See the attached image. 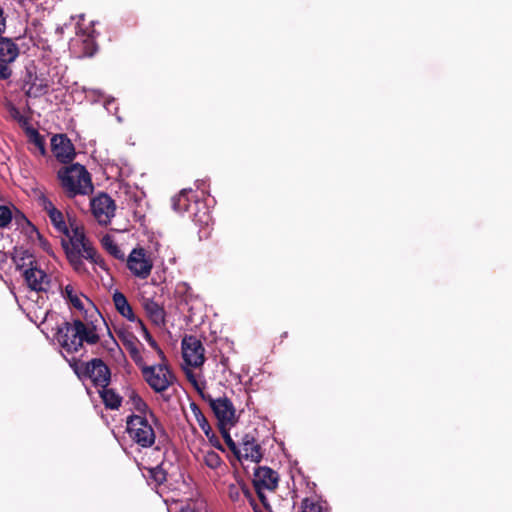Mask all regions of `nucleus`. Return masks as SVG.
<instances>
[{"mask_svg":"<svg viewBox=\"0 0 512 512\" xmlns=\"http://www.w3.org/2000/svg\"><path fill=\"white\" fill-rule=\"evenodd\" d=\"M113 102H114V99H113V98L108 99V100H106V101H105L104 107H105V109H106L108 112H111V108H110V106L113 104Z\"/></svg>","mask_w":512,"mask_h":512,"instance_id":"46","label":"nucleus"},{"mask_svg":"<svg viewBox=\"0 0 512 512\" xmlns=\"http://www.w3.org/2000/svg\"><path fill=\"white\" fill-rule=\"evenodd\" d=\"M235 454L238 458L249 459L253 462H259L262 458L259 445L253 438L248 439V437L243 440L241 447L236 449Z\"/></svg>","mask_w":512,"mask_h":512,"instance_id":"21","label":"nucleus"},{"mask_svg":"<svg viewBox=\"0 0 512 512\" xmlns=\"http://www.w3.org/2000/svg\"><path fill=\"white\" fill-rule=\"evenodd\" d=\"M52 152L62 163L71 161L75 156V149L70 139L64 135H54L51 139Z\"/></svg>","mask_w":512,"mask_h":512,"instance_id":"15","label":"nucleus"},{"mask_svg":"<svg viewBox=\"0 0 512 512\" xmlns=\"http://www.w3.org/2000/svg\"><path fill=\"white\" fill-rule=\"evenodd\" d=\"M49 219L53 225V227L59 232V233H68V229L70 228V225L68 226L65 222L64 215L60 210L52 211L51 214L48 215Z\"/></svg>","mask_w":512,"mask_h":512,"instance_id":"27","label":"nucleus"},{"mask_svg":"<svg viewBox=\"0 0 512 512\" xmlns=\"http://www.w3.org/2000/svg\"><path fill=\"white\" fill-rule=\"evenodd\" d=\"M58 178L69 197L88 195L93 191L91 176L81 164H72L60 169Z\"/></svg>","mask_w":512,"mask_h":512,"instance_id":"3","label":"nucleus"},{"mask_svg":"<svg viewBox=\"0 0 512 512\" xmlns=\"http://www.w3.org/2000/svg\"><path fill=\"white\" fill-rule=\"evenodd\" d=\"M181 347L185 366L199 368L204 364L205 348L196 336H185L182 339Z\"/></svg>","mask_w":512,"mask_h":512,"instance_id":"8","label":"nucleus"},{"mask_svg":"<svg viewBox=\"0 0 512 512\" xmlns=\"http://www.w3.org/2000/svg\"><path fill=\"white\" fill-rule=\"evenodd\" d=\"M320 501L313 498H305L301 503V512H322Z\"/></svg>","mask_w":512,"mask_h":512,"instance_id":"32","label":"nucleus"},{"mask_svg":"<svg viewBox=\"0 0 512 512\" xmlns=\"http://www.w3.org/2000/svg\"><path fill=\"white\" fill-rule=\"evenodd\" d=\"M91 211L100 225H107L115 216V201L106 193H101L91 200Z\"/></svg>","mask_w":512,"mask_h":512,"instance_id":"12","label":"nucleus"},{"mask_svg":"<svg viewBox=\"0 0 512 512\" xmlns=\"http://www.w3.org/2000/svg\"><path fill=\"white\" fill-rule=\"evenodd\" d=\"M149 472L150 478L153 479L156 484H162L166 481V472L160 465L149 469Z\"/></svg>","mask_w":512,"mask_h":512,"instance_id":"35","label":"nucleus"},{"mask_svg":"<svg viewBox=\"0 0 512 512\" xmlns=\"http://www.w3.org/2000/svg\"><path fill=\"white\" fill-rule=\"evenodd\" d=\"M141 373L148 386L159 394L167 391L176 380L173 372L165 363L143 366Z\"/></svg>","mask_w":512,"mask_h":512,"instance_id":"7","label":"nucleus"},{"mask_svg":"<svg viewBox=\"0 0 512 512\" xmlns=\"http://www.w3.org/2000/svg\"><path fill=\"white\" fill-rule=\"evenodd\" d=\"M27 287L35 292H47L51 288V277L40 263L26 269L22 275Z\"/></svg>","mask_w":512,"mask_h":512,"instance_id":"13","label":"nucleus"},{"mask_svg":"<svg viewBox=\"0 0 512 512\" xmlns=\"http://www.w3.org/2000/svg\"><path fill=\"white\" fill-rule=\"evenodd\" d=\"M43 208L47 212V214H51L52 211H56L57 208L54 206V204L47 198H43Z\"/></svg>","mask_w":512,"mask_h":512,"instance_id":"41","label":"nucleus"},{"mask_svg":"<svg viewBox=\"0 0 512 512\" xmlns=\"http://www.w3.org/2000/svg\"><path fill=\"white\" fill-rule=\"evenodd\" d=\"M7 110H8V113H9L10 117L13 120H15V121L20 119L22 117V115H23L20 112V110L15 105H13L12 103L7 104Z\"/></svg>","mask_w":512,"mask_h":512,"instance_id":"39","label":"nucleus"},{"mask_svg":"<svg viewBox=\"0 0 512 512\" xmlns=\"http://www.w3.org/2000/svg\"><path fill=\"white\" fill-rule=\"evenodd\" d=\"M69 49L77 58L91 57L97 51V44L92 32L79 29L70 40Z\"/></svg>","mask_w":512,"mask_h":512,"instance_id":"11","label":"nucleus"},{"mask_svg":"<svg viewBox=\"0 0 512 512\" xmlns=\"http://www.w3.org/2000/svg\"><path fill=\"white\" fill-rule=\"evenodd\" d=\"M126 398V403L130 406L131 410L130 415H140L142 417H146L151 416V414H155L147 402L134 389L127 390Z\"/></svg>","mask_w":512,"mask_h":512,"instance_id":"17","label":"nucleus"},{"mask_svg":"<svg viewBox=\"0 0 512 512\" xmlns=\"http://www.w3.org/2000/svg\"><path fill=\"white\" fill-rule=\"evenodd\" d=\"M84 253H74V252H66L67 259L73 269L78 273H84L86 272V267L83 262V259H85Z\"/></svg>","mask_w":512,"mask_h":512,"instance_id":"29","label":"nucleus"},{"mask_svg":"<svg viewBox=\"0 0 512 512\" xmlns=\"http://www.w3.org/2000/svg\"><path fill=\"white\" fill-rule=\"evenodd\" d=\"M87 92H90L93 95H98V96H102L103 95V93L100 90H97V89H89V90H87Z\"/></svg>","mask_w":512,"mask_h":512,"instance_id":"47","label":"nucleus"},{"mask_svg":"<svg viewBox=\"0 0 512 512\" xmlns=\"http://www.w3.org/2000/svg\"><path fill=\"white\" fill-rule=\"evenodd\" d=\"M159 432H164V429L156 414L146 417L128 415L126 418L128 438L139 450L153 448Z\"/></svg>","mask_w":512,"mask_h":512,"instance_id":"2","label":"nucleus"},{"mask_svg":"<svg viewBox=\"0 0 512 512\" xmlns=\"http://www.w3.org/2000/svg\"><path fill=\"white\" fill-rule=\"evenodd\" d=\"M172 208L179 214L190 212L192 220L200 226H208L212 221L209 208L196 199L192 189H182L178 195L174 196Z\"/></svg>","mask_w":512,"mask_h":512,"instance_id":"5","label":"nucleus"},{"mask_svg":"<svg viewBox=\"0 0 512 512\" xmlns=\"http://www.w3.org/2000/svg\"><path fill=\"white\" fill-rule=\"evenodd\" d=\"M12 74L11 69L4 62H0V80L8 79Z\"/></svg>","mask_w":512,"mask_h":512,"instance_id":"40","label":"nucleus"},{"mask_svg":"<svg viewBox=\"0 0 512 512\" xmlns=\"http://www.w3.org/2000/svg\"><path fill=\"white\" fill-rule=\"evenodd\" d=\"M36 234L42 249L46 252H50V244L48 243V241L45 240L38 231H36Z\"/></svg>","mask_w":512,"mask_h":512,"instance_id":"42","label":"nucleus"},{"mask_svg":"<svg viewBox=\"0 0 512 512\" xmlns=\"http://www.w3.org/2000/svg\"><path fill=\"white\" fill-rule=\"evenodd\" d=\"M98 392L107 409H119L122 403V397L118 393L107 387L98 389Z\"/></svg>","mask_w":512,"mask_h":512,"instance_id":"23","label":"nucleus"},{"mask_svg":"<svg viewBox=\"0 0 512 512\" xmlns=\"http://www.w3.org/2000/svg\"><path fill=\"white\" fill-rule=\"evenodd\" d=\"M190 410H191L197 424L199 425L201 430L204 432L205 436H209L210 434L212 435V428H211L208 420L202 413L201 409L199 408V406L196 403L192 402V403H190Z\"/></svg>","mask_w":512,"mask_h":512,"instance_id":"25","label":"nucleus"},{"mask_svg":"<svg viewBox=\"0 0 512 512\" xmlns=\"http://www.w3.org/2000/svg\"><path fill=\"white\" fill-rule=\"evenodd\" d=\"M138 326L143 333L144 339L148 342V344L157 352L162 360H165V356L161 348L158 346L157 342L153 339V337L148 332L146 326L142 321H138Z\"/></svg>","mask_w":512,"mask_h":512,"instance_id":"31","label":"nucleus"},{"mask_svg":"<svg viewBox=\"0 0 512 512\" xmlns=\"http://www.w3.org/2000/svg\"><path fill=\"white\" fill-rule=\"evenodd\" d=\"M127 267L133 276L144 280L150 276L153 263L145 249L134 248L127 257Z\"/></svg>","mask_w":512,"mask_h":512,"instance_id":"10","label":"nucleus"},{"mask_svg":"<svg viewBox=\"0 0 512 512\" xmlns=\"http://www.w3.org/2000/svg\"><path fill=\"white\" fill-rule=\"evenodd\" d=\"M113 302L116 310L121 314L124 318H126L130 322H134L138 325V321H141L133 312L131 305L129 304L126 296L120 291L116 290L113 293Z\"/></svg>","mask_w":512,"mask_h":512,"instance_id":"20","label":"nucleus"},{"mask_svg":"<svg viewBox=\"0 0 512 512\" xmlns=\"http://www.w3.org/2000/svg\"><path fill=\"white\" fill-rule=\"evenodd\" d=\"M209 440V442L215 447V448H218V449H222V446H221V443L218 439V437L214 434V432L212 431V437H211V434L209 436H206Z\"/></svg>","mask_w":512,"mask_h":512,"instance_id":"43","label":"nucleus"},{"mask_svg":"<svg viewBox=\"0 0 512 512\" xmlns=\"http://www.w3.org/2000/svg\"><path fill=\"white\" fill-rule=\"evenodd\" d=\"M242 494H244L249 499L250 504L253 506L254 510L257 512L255 501L252 499L251 493L247 488H245L244 486L237 485V484L229 485L228 495L232 501H234V502L239 501Z\"/></svg>","mask_w":512,"mask_h":512,"instance_id":"26","label":"nucleus"},{"mask_svg":"<svg viewBox=\"0 0 512 512\" xmlns=\"http://www.w3.org/2000/svg\"><path fill=\"white\" fill-rule=\"evenodd\" d=\"M188 367L189 366H184L183 367V369L185 371V375H186L188 381L196 389V391L199 392L202 395V397H203L204 395L202 394V392H203V390L206 387L205 380L203 379V377L201 375L195 374Z\"/></svg>","mask_w":512,"mask_h":512,"instance_id":"28","label":"nucleus"},{"mask_svg":"<svg viewBox=\"0 0 512 512\" xmlns=\"http://www.w3.org/2000/svg\"><path fill=\"white\" fill-rule=\"evenodd\" d=\"M231 426H219V429L221 431V434L226 442V444L228 445V447L235 453L236 452V449H237V445L236 443L233 441L230 433H229V429H230Z\"/></svg>","mask_w":512,"mask_h":512,"instance_id":"37","label":"nucleus"},{"mask_svg":"<svg viewBox=\"0 0 512 512\" xmlns=\"http://www.w3.org/2000/svg\"><path fill=\"white\" fill-rule=\"evenodd\" d=\"M265 490L266 489H259V490H256V492H257V495H258L261 503L263 504V506L267 508L269 506V504H268V499L264 493Z\"/></svg>","mask_w":512,"mask_h":512,"instance_id":"44","label":"nucleus"},{"mask_svg":"<svg viewBox=\"0 0 512 512\" xmlns=\"http://www.w3.org/2000/svg\"><path fill=\"white\" fill-rule=\"evenodd\" d=\"M16 122L25 131V134L29 133L30 129H34V127L30 123V119L25 115H22V117L18 119Z\"/></svg>","mask_w":512,"mask_h":512,"instance_id":"38","label":"nucleus"},{"mask_svg":"<svg viewBox=\"0 0 512 512\" xmlns=\"http://www.w3.org/2000/svg\"><path fill=\"white\" fill-rule=\"evenodd\" d=\"M12 220V212L9 207L0 206V228L7 227Z\"/></svg>","mask_w":512,"mask_h":512,"instance_id":"36","label":"nucleus"},{"mask_svg":"<svg viewBox=\"0 0 512 512\" xmlns=\"http://www.w3.org/2000/svg\"><path fill=\"white\" fill-rule=\"evenodd\" d=\"M142 306L146 315L154 325L158 327L165 325L166 313L159 303L151 298H146L143 300Z\"/></svg>","mask_w":512,"mask_h":512,"instance_id":"18","label":"nucleus"},{"mask_svg":"<svg viewBox=\"0 0 512 512\" xmlns=\"http://www.w3.org/2000/svg\"><path fill=\"white\" fill-rule=\"evenodd\" d=\"M197 183V188L200 189V183L199 181L196 182Z\"/></svg>","mask_w":512,"mask_h":512,"instance_id":"49","label":"nucleus"},{"mask_svg":"<svg viewBox=\"0 0 512 512\" xmlns=\"http://www.w3.org/2000/svg\"><path fill=\"white\" fill-rule=\"evenodd\" d=\"M12 260L16 266V269L23 275L26 269L36 265L39 261L36 259L34 254L25 248H15L12 256Z\"/></svg>","mask_w":512,"mask_h":512,"instance_id":"19","label":"nucleus"},{"mask_svg":"<svg viewBox=\"0 0 512 512\" xmlns=\"http://www.w3.org/2000/svg\"><path fill=\"white\" fill-rule=\"evenodd\" d=\"M17 45L8 38H0V62H13L18 56Z\"/></svg>","mask_w":512,"mask_h":512,"instance_id":"22","label":"nucleus"},{"mask_svg":"<svg viewBox=\"0 0 512 512\" xmlns=\"http://www.w3.org/2000/svg\"><path fill=\"white\" fill-rule=\"evenodd\" d=\"M63 296L74 308L84 311L83 319L64 321L57 328L55 339L61 347V353L65 356V354L79 352L84 344H97L106 323L92 302L76 291L72 285L65 286Z\"/></svg>","mask_w":512,"mask_h":512,"instance_id":"1","label":"nucleus"},{"mask_svg":"<svg viewBox=\"0 0 512 512\" xmlns=\"http://www.w3.org/2000/svg\"><path fill=\"white\" fill-rule=\"evenodd\" d=\"M127 350L130 354V357L132 360L136 363V365L139 367L140 370H142L143 366H147V364L144 362L140 350L136 346V344L130 342L127 344Z\"/></svg>","mask_w":512,"mask_h":512,"instance_id":"33","label":"nucleus"},{"mask_svg":"<svg viewBox=\"0 0 512 512\" xmlns=\"http://www.w3.org/2000/svg\"><path fill=\"white\" fill-rule=\"evenodd\" d=\"M69 240L68 243L63 242L65 252L84 253L86 260L106 269L104 259L97 253L91 243L87 240L84 229L75 222H70L68 233H63Z\"/></svg>","mask_w":512,"mask_h":512,"instance_id":"6","label":"nucleus"},{"mask_svg":"<svg viewBox=\"0 0 512 512\" xmlns=\"http://www.w3.org/2000/svg\"><path fill=\"white\" fill-rule=\"evenodd\" d=\"M118 122H122V118L120 116H117Z\"/></svg>","mask_w":512,"mask_h":512,"instance_id":"48","label":"nucleus"},{"mask_svg":"<svg viewBox=\"0 0 512 512\" xmlns=\"http://www.w3.org/2000/svg\"><path fill=\"white\" fill-rule=\"evenodd\" d=\"M278 474L269 467H258L254 472L253 485L255 490L267 489L273 491L278 485Z\"/></svg>","mask_w":512,"mask_h":512,"instance_id":"16","label":"nucleus"},{"mask_svg":"<svg viewBox=\"0 0 512 512\" xmlns=\"http://www.w3.org/2000/svg\"><path fill=\"white\" fill-rule=\"evenodd\" d=\"M101 244H102L103 248L115 259H118V260L125 259L124 252L121 250V248L118 246V244L116 243V241L114 240V238L112 236H110V235L103 236V238L101 240Z\"/></svg>","mask_w":512,"mask_h":512,"instance_id":"24","label":"nucleus"},{"mask_svg":"<svg viewBox=\"0 0 512 512\" xmlns=\"http://www.w3.org/2000/svg\"><path fill=\"white\" fill-rule=\"evenodd\" d=\"M203 398L209 403L219 426H233L236 423V410L232 401L227 397Z\"/></svg>","mask_w":512,"mask_h":512,"instance_id":"9","label":"nucleus"},{"mask_svg":"<svg viewBox=\"0 0 512 512\" xmlns=\"http://www.w3.org/2000/svg\"><path fill=\"white\" fill-rule=\"evenodd\" d=\"M180 512H196L195 508L192 507L190 504H187L186 506L181 507Z\"/></svg>","mask_w":512,"mask_h":512,"instance_id":"45","label":"nucleus"},{"mask_svg":"<svg viewBox=\"0 0 512 512\" xmlns=\"http://www.w3.org/2000/svg\"><path fill=\"white\" fill-rule=\"evenodd\" d=\"M22 90L28 98L42 97L49 90L48 80L32 71H27L23 80Z\"/></svg>","mask_w":512,"mask_h":512,"instance_id":"14","label":"nucleus"},{"mask_svg":"<svg viewBox=\"0 0 512 512\" xmlns=\"http://www.w3.org/2000/svg\"><path fill=\"white\" fill-rule=\"evenodd\" d=\"M204 463L211 469H217L220 467L222 460L215 451H208L204 455Z\"/></svg>","mask_w":512,"mask_h":512,"instance_id":"34","label":"nucleus"},{"mask_svg":"<svg viewBox=\"0 0 512 512\" xmlns=\"http://www.w3.org/2000/svg\"><path fill=\"white\" fill-rule=\"evenodd\" d=\"M26 136L28 137L29 141L36 146L42 155L45 154V140L37 129H30Z\"/></svg>","mask_w":512,"mask_h":512,"instance_id":"30","label":"nucleus"},{"mask_svg":"<svg viewBox=\"0 0 512 512\" xmlns=\"http://www.w3.org/2000/svg\"><path fill=\"white\" fill-rule=\"evenodd\" d=\"M69 365L83 382L89 380L97 389L108 387L111 372L103 360L94 358L88 362H82L73 358L69 360Z\"/></svg>","mask_w":512,"mask_h":512,"instance_id":"4","label":"nucleus"}]
</instances>
